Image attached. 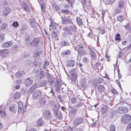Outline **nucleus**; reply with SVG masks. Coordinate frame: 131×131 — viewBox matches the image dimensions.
I'll return each instance as SVG.
<instances>
[{
  "label": "nucleus",
  "instance_id": "nucleus-1",
  "mask_svg": "<svg viewBox=\"0 0 131 131\" xmlns=\"http://www.w3.org/2000/svg\"><path fill=\"white\" fill-rule=\"evenodd\" d=\"M63 30L64 32L62 33V35L63 37L66 38L68 37L70 39H72L74 40L75 37L78 35V33L76 31L72 32V31L70 29L67 27H65L63 28Z\"/></svg>",
  "mask_w": 131,
  "mask_h": 131
},
{
  "label": "nucleus",
  "instance_id": "nucleus-2",
  "mask_svg": "<svg viewBox=\"0 0 131 131\" xmlns=\"http://www.w3.org/2000/svg\"><path fill=\"white\" fill-rule=\"evenodd\" d=\"M131 119V116L128 114H125L121 118V122L124 124L128 123Z\"/></svg>",
  "mask_w": 131,
  "mask_h": 131
},
{
  "label": "nucleus",
  "instance_id": "nucleus-3",
  "mask_svg": "<svg viewBox=\"0 0 131 131\" xmlns=\"http://www.w3.org/2000/svg\"><path fill=\"white\" fill-rule=\"evenodd\" d=\"M41 95V91L39 90H36L32 94V98L35 100H36L39 98Z\"/></svg>",
  "mask_w": 131,
  "mask_h": 131
},
{
  "label": "nucleus",
  "instance_id": "nucleus-4",
  "mask_svg": "<svg viewBox=\"0 0 131 131\" xmlns=\"http://www.w3.org/2000/svg\"><path fill=\"white\" fill-rule=\"evenodd\" d=\"M86 79L84 77H82L81 79L80 84L81 90H84L86 87Z\"/></svg>",
  "mask_w": 131,
  "mask_h": 131
},
{
  "label": "nucleus",
  "instance_id": "nucleus-5",
  "mask_svg": "<svg viewBox=\"0 0 131 131\" xmlns=\"http://www.w3.org/2000/svg\"><path fill=\"white\" fill-rule=\"evenodd\" d=\"M128 110V108L126 107L122 106L118 107L117 109V112L119 113L124 114L127 113Z\"/></svg>",
  "mask_w": 131,
  "mask_h": 131
},
{
  "label": "nucleus",
  "instance_id": "nucleus-6",
  "mask_svg": "<svg viewBox=\"0 0 131 131\" xmlns=\"http://www.w3.org/2000/svg\"><path fill=\"white\" fill-rule=\"evenodd\" d=\"M83 119L82 117L75 118L73 121V124L75 125H78L82 123L83 121Z\"/></svg>",
  "mask_w": 131,
  "mask_h": 131
},
{
  "label": "nucleus",
  "instance_id": "nucleus-7",
  "mask_svg": "<svg viewBox=\"0 0 131 131\" xmlns=\"http://www.w3.org/2000/svg\"><path fill=\"white\" fill-rule=\"evenodd\" d=\"M68 108L69 110V115H75L77 112V109L74 107L69 106Z\"/></svg>",
  "mask_w": 131,
  "mask_h": 131
},
{
  "label": "nucleus",
  "instance_id": "nucleus-8",
  "mask_svg": "<svg viewBox=\"0 0 131 131\" xmlns=\"http://www.w3.org/2000/svg\"><path fill=\"white\" fill-rule=\"evenodd\" d=\"M44 116L47 119H50L52 118L51 112L49 110H46L43 114Z\"/></svg>",
  "mask_w": 131,
  "mask_h": 131
},
{
  "label": "nucleus",
  "instance_id": "nucleus-9",
  "mask_svg": "<svg viewBox=\"0 0 131 131\" xmlns=\"http://www.w3.org/2000/svg\"><path fill=\"white\" fill-rule=\"evenodd\" d=\"M61 18L63 22V23L65 24H72V22H73L72 20L70 18H67L65 17L63 18L62 17H61Z\"/></svg>",
  "mask_w": 131,
  "mask_h": 131
},
{
  "label": "nucleus",
  "instance_id": "nucleus-10",
  "mask_svg": "<svg viewBox=\"0 0 131 131\" xmlns=\"http://www.w3.org/2000/svg\"><path fill=\"white\" fill-rule=\"evenodd\" d=\"M8 53L7 49H2L0 50V56L3 57H7L8 55Z\"/></svg>",
  "mask_w": 131,
  "mask_h": 131
},
{
  "label": "nucleus",
  "instance_id": "nucleus-11",
  "mask_svg": "<svg viewBox=\"0 0 131 131\" xmlns=\"http://www.w3.org/2000/svg\"><path fill=\"white\" fill-rule=\"evenodd\" d=\"M40 41L39 38H35L30 43V44L33 46H36L38 45Z\"/></svg>",
  "mask_w": 131,
  "mask_h": 131
},
{
  "label": "nucleus",
  "instance_id": "nucleus-12",
  "mask_svg": "<svg viewBox=\"0 0 131 131\" xmlns=\"http://www.w3.org/2000/svg\"><path fill=\"white\" fill-rule=\"evenodd\" d=\"M33 81L32 80L27 78L25 80L24 83L25 85L27 87H29L32 84Z\"/></svg>",
  "mask_w": 131,
  "mask_h": 131
},
{
  "label": "nucleus",
  "instance_id": "nucleus-13",
  "mask_svg": "<svg viewBox=\"0 0 131 131\" xmlns=\"http://www.w3.org/2000/svg\"><path fill=\"white\" fill-rule=\"evenodd\" d=\"M108 108V107L106 105H103L101 107V112L103 114L106 112Z\"/></svg>",
  "mask_w": 131,
  "mask_h": 131
},
{
  "label": "nucleus",
  "instance_id": "nucleus-14",
  "mask_svg": "<svg viewBox=\"0 0 131 131\" xmlns=\"http://www.w3.org/2000/svg\"><path fill=\"white\" fill-rule=\"evenodd\" d=\"M24 40L25 43L27 45L29 44L31 41V40L29 38V36L27 34L25 35Z\"/></svg>",
  "mask_w": 131,
  "mask_h": 131
},
{
  "label": "nucleus",
  "instance_id": "nucleus-15",
  "mask_svg": "<svg viewBox=\"0 0 131 131\" xmlns=\"http://www.w3.org/2000/svg\"><path fill=\"white\" fill-rule=\"evenodd\" d=\"M25 74V73L24 71H19L16 73L15 76L17 78H20L23 77Z\"/></svg>",
  "mask_w": 131,
  "mask_h": 131
},
{
  "label": "nucleus",
  "instance_id": "nucleus-16",
  "mask_svg": "<svg viewBox=\"0 0 131 131\" xmlns=\"http://www.w3.org/2000/svg\"><path fill=\"white\" fill-rule=\"evenodd\" d=\"M12 44V42L10 41L5 42L2 44V46L3 48H6L11 46Z\"/></svg>",
  "mask_w": 131,
  "mask_h": 131
},
{
  "label": "nucleus",
  "instance_id": "nucleus-17",
  "mask_svg": "<svg viewBox=\"0 0 131 131\" xmlns=\"http://www.w3.org/2000/svg\"><path fill=\"white\" fill-rule=\"evenodd\" d=\"M46 99L45 98L42 97L39 100V103L41 106H43L45 105Z\"/></svg>",
  "mask_w": 131,
  "mask_h": 131
},
{
  "label": "nucleus",
  "instance_id": "nucleus-18",
  "mask_svg": "<svg viewBox=\"0 0 131 131\" xmlns=\"http://www.w3.org/2000/svg\"><path fill=\"white\" fill-rule=\"evenodd\" d=\"M70 43L69 41L66 40L62 41L61 42V45L62 46H67L70 45Z\"/></svg>",
  "mask_w": 131,
  "mask_h": 131
},
{
  "label": "nucleus",
  "instance_id": "nucleus-19",
  "mask_svg": "<svg viewBox=\"0 0 131 131\" xmlns=\"http://www.w3.org/2000/svg\"><path fill=\"white\" fill-rule=\"evenodd\" d=\"M22 7L24 10H25L27 12H29L30 11V9L29 6L28 5L26 4L25 3H23L22 5Z\"/></svg>",
  "mask_w": 131,
  "mask_h": 131
},
{
  "label": "nucleus",
  "instance_id": "nucleus-20",
  "mask_svg": "<svg viewBox=\"0 0 131 131\" xmlns=\"http://www.w3.org/2000/svg\"><path fill=\"white\" fill-rule=\"evenodd\" d=\"M75 61L73 60H70L67 62V64L68 67H73L75 65Z\"/></svg>",
  "mask_w": 131,
  "mask_h": 131
},
{
  "label": "nucleus",
  "instance_id": "nucleus-21",
  "mask_svg": "<svg viewBox=\"0 0 131 131\" xmlns=\"http://www.w3.org/2000/svg\"><path fill=\"white\" fill-rule=\"evenodd\" d=\"M47 83V80H44L41 81L38 85V86L39 87H42L45 86L46 85Z\"/></svg>",
  "mask_w": 131,
  "mask_h": 131
},
{
  "label": "nucleus",
  "instance_id": "nucleus-22",
  "mask_svg": "<svg viewBox=\"0 0 131 131\" xmlns=\"http://www.w3.org/2000/svg\"><path fill=\"white\" fill-rule=\"evenodd\" d=\"M97 89L98 91L100 92H103L105 88L104 86L102 85H97Z\"/></svg>",
  "mask_w": 131,
  "mask_h": 131
},
{
  "label": "nucleus",
  "instance_id": "nucleus-23",
  "mask_svg": "<svg viewBox=\"0 0 131 131\" xmlns=\"http://www.w3.org/2000/svg\"><path fill=\"white\" fill-rule=\"evenodd\" d=\"M38 85H37L36 84H34L32 85L29 90V92L30 93L33 92V91L36 89L38 88Z\"/></svg>",
  "mask_w": 131,
  "mask_h": 131
},
{
  "label": "nucleus",
  "instance_id": "nucleus-24",
  "mask_svg": "<svg viewBox=\"0 0 131 131\" xmlns=\"http://www.w3.org/2000/svg\"><path fill=\"white\" fill-rule=\"evenodd\" d=\"M116 111L114 110H112L111 111L110 117L113 119L116 117Z\"/></svg>",
  "mask_w": 131,
  "mask_h": 131
},
{
  "label": "nucleus",
  "instance_id": "nucleus-25",
  "mask_svg": "<svg viewBox=\"0 0 131 131\" xmlns=\"http://www.w3.org/2000/svg\"><path fill=\"white\" fill-rule=\"evenodd\" d=\"M10 11V9L8 7L6 8L4 10L3 13V15L4 16L7 15L9 13Z\"/></svg>",
  "mask_w": 131,
  "mask_h": 131
},
{
  "label": "nucleus",
  "instance_id": "nucleus-26",
  "mask_svg": "<svg viewBox=\"0 0 131 131\" xmlns=\"http://www.w3.org/2000/svg\"><path fill=\"white\" fill-rule=\"evenodd\" d=\"M41 54V52L40 51H38L35 52L34 54L33 57H34L37 58L38 60L40 59V58L39 57L40 54Z\"/></svg>",
  "mask_w": 131,
  "mask_h": 131
},
{
  "label": "nucleus",
  "instance_id": "nucleus-27",
  "mask_svg": "<svg viewBox=\"0 0 131 131\" xmlns=\"http://www.w3.org/2000/svg\"><path fill=\"white\" fill-rule=\"evenodd\" d=\"M90 54L92 59L95 60L96 58V55L95 53L92 50L90 51Z\"/></svg>",
  "mask_w": 131,
  "mask_h": 131
},
{
  "label": "nucleus",
  "instance_id": "nucleus-28",
  "mask_svg": "<svg viewBox=\"0 0 131 131\" xmlns=\"http://www.w3.org/2000/svg\"><path fill=\"white\" fill-rule=\"evenodd\" d=\"M44 123L43 121L41 118H40L37 122V125L38 126H42L43 125Z\"/></svg>",
  "mask_w": 131,
  "mask_h": 131
},
{
  "label": "nucleus",
  "instance_id": "nucleus-29",
  "mask_svg": "<svg viewBox=\"0 0 131 131\" xmlns=\"http://www.w3.org/2000/svg\"><path fill=\"white\" fill-rule=\"evenodd\" d=\"M55 114L58 119L61 120L62 119V114L61 113L58 112L57 113V114Z\"/></svg>",
  "mask_w": 131,
  "mask_h": 131
},
{
  "label": "nucleus",
  "instance_id": "nucleus-30",
  "mask_svg": "<svg viewBox=\"0 0 131 131\" xmlns=\"http://www.w3.org/2000/svg\"><path fill=\"white\" fill-rule=\"evenodd\" d=\"M124 2L122 1H119L118 3V7L120 8H123L124 5Z\"/></svg>",
  "mask_w": 131,
  "mask_h": 131
},
{
  "label": "nucleus",
  "instance_id": "nucleus-31",
  "mask_svg": "<svg viewBox=\"0 0 131 131\" xmlns=\"http://www.w3.org/2000/svg\"><path fill=\"white\" fill-rule=\"evenodd\" d=\"M59 109V106L58 105H55L53 108V111L54 114H57Z\"/></svg>",
  "mask_w": 131,
  "mask_h": 131
},
{
  "label": "nucleus",
  "instance_id": "nucleus-32",
  "mask_svg": "<svg viewBox=\"0 0 131 131\" xmlns=\"http://www.w3.org/2000/svg\"><path fill=\"white\" fill-rule=\"evenodd\" d=\"M40 5L41 7L42 12L44 13H46V11L45 9L46 7L45 6L44 4L43 3H42L40 4Z\"/></svg>",
  "mask_w": 131,
  "mask_h": 131
},
{
  "label": "nucleus",
  "instance_id": "nucleus-33",
  "mask_svg": "<svg viewBox=\"0 0 131 131\" xmlns=\"http://www.w3.org/2000/svg\"><path fill=\"white\" fill-rule=\"evenodd\" d=\"M77 78V74L75 73H74L72 74L71 80L73 82H75Z\"/></svg>",
  "mask_w": 131,
  "mask_h": 131
},
{
  "label": "nucleus",
  "instance_id": "nucleus-34",
  "mask_svg": "<svg viewBox=\"0 0 131 131\" xmlns=\"http://www.w3.org/2000/svg\"><path fill=\"white\" fill-rule=\"evenodd\" d=\"M46 78L47 79L48 81L50 82L51 79L52 78V75L48 72H47L46 73Z\"/></svg>",
  "mask_w": 131,
  "mask_h": 131
},
{
  "label": "nucleus",
  "instance_id": "nucleus-35",
  "mask_svg": "<svg viewBox=\"0 0 131 131\" xmlns=\"http://www.w3.org/2000/svg\"><path fill=\"white\" fill-rule=\"evenodd\" d=\"M116 129V126L114 124H112L110 126V131H115Z\"/></svg>",
  "mask_w": 131,
  "mask_h": 131
},
{
  "label": "nucleus",
  "instance_id": "nucleus-36",
  "mask_svg": "<svg viewBox=\"0 0 131 131\" xmlns=\"http://www.w3.org/2000/svg\"><path fill=\"white\" fill-rule=\"evenodd\" d=\"M84 103L80 101L79 102H78L75 105L74 107H75L78 108L81 106L83 105Z\"/></svg>",
  "mask_w": 131,
  "mask_h": 131
},
{
  "label": "nucleus",
  "instance_id": "nucleus-37",
  "mask_svg": "<svg viewBox=\"0 0 131 131\" xmlns=\"http://www.w3.org/2000/svg\"><path fill=\"white\" fill-rule=\"evenodd\" d=\"M40 78L41 79H43L45 76V72L43 70H41L40 73Z\"/></svg>",
  "mask_w": 131,
  "mask_h": 131
},
{
  "label": "nucleus",
  "instance_id": "nucleus-38",
  "mask_svg": "<svg viewBox=\"0 0 131 131\" xmlns=\"http://www.w3.org/2000/svg\"><path fill=\"white\" fill-rule=\"evenodd\" d=\"M49 63L48 61L46 60L44 62V63L43 65V68L44 69H45L46 68V66H48L49 65Z\"/></svg>",
  "mask_w": 131,
  "mask_h": 131
},
{
  "label": "nucleus",
  "instance_id": "nucleus-39",
  "mask_svg": "<svg viewBox=\"0 0 131 131\" xmlns=\"http://www.w3.org/2000/svg\"><path fill=\"white\" fill-rule=\"evenodd\" d=\"M76 20L78 24L79 25H81L82 24V21L81 18L79 17L76 18Z\"/></svg>",
  "mask_w": 131,
  "mask_h": 131
},
{
  "label": "nucleus",
  "instance_id": "nucleus-40",
  "mask_svg": "<svg viewBox=\"0 0 131 131\" xmlns=\"http://www.w3.org/2000/svg\"><path fill=\"white\" fill-rule=\"evenodd\" d=\"M70 25L69 26V28L71 30L74 32V31L75 29V26L74 25L73 22H72V24H70Z\"/></svg>",
  "mask_w": 131,
  "mask_h": 131
},
{
  "label": "nucleus",
  "instance_id": "nucleus-41",
  "mask_svg": "<svg viewBox=\"0 0 131 131\" xmlns=\"http://www.w3.org/2000/svg\"><path fill=\"white\" fill-rule=\"evenodd\" d=\"M124 17L122 15H120L118 16L117 18V20L121 22L123 21L124 20Z\"/></svg>",
  "mask_w": 131,
  "mask_h": 131
},
{
  "label": "nucleus",
  "instance_id": "nucleus-42",
  "mask_svg": "<svg viewBox=\"0 0 131 131\" xmlns=\"http://www.w3.org/2000/svg\"><path fill=\"white\" fill-rule=\"evenodd\" d=\"M77 99L76 97H72L71 99V102L72 104H74L77 102Z\"/></svg>",
  "mask_w": 131,
  "mask_h": 131
},
{
  "label": "nucleus",
  "instance_id": "nucleus-43",
  "mask_svg": "<svg viewBox=\"0 0 131 131\" xmlns=\"http://www.w3.org/2000/svg\"><path fill=\"white\" fill-rule=\"evenodd\" d=\"M21 95L20 93L18 92H16L14 94V97L16 99H18L20 97Z\"/></svg>",
  "mask_w": 131,
  "mask_h": 131
},
{
  "label": "nucleus",
  "instance_id": "nucleus-44",
  "mask_svg": "<svg viewBox=\"0 0 131 131\" xmlns=\"http://www.w3.org/2000/svg\"><path fill=\"white\" fill-rule=\"evenodd\" d=\"M78 52L79 54L81 55H83L86 54V52L83 49L79 51Z\"/></svg>",
  "mask_w": 131,
  "mask_h": 131
},
{
  "label": "nucleus",
  "instance_id": "nucleus-45",
  "mask_svg": "<svg viewBox=\"0 0 131 131\" xmlns=\"http://www.w3.org/2000/svg\"><path fill=\"white\" fill-rule=\"evenodd\" d=\"M34 64L35 66L37 67H39L41 65V63L40 62L35 60L34 61Z\"/></svg>",
  "mask_w": 131,
  "mask_h": 131
},
{
  "label": "nucleus",
  "instance_id": "nucleus-46",
  "mask_svg": "<svg viewBox=\"0 0 131 131\" xmlns=\"http://www.w3.org/2000/svg\"><path fill=\"white\" fill-rule=\"evenodd\" d=\"M29 22L30 24L31 25L32 27L33 28L34 26L35 21L32 19H29Z\"/></svg>",
  "mask_w": 131,
  "mask_h": 131
},
{
  "label": "nucleus",
  "instance_id": "nucleus-47",
  "mask_svg": "<svg viewBox=\"0 0 131 131\" xmlns=\"http://www.w3.org/2000/svg\"><path fill=\"white\" fill-rule=\"evenodd\" d=\"M78 48L77 49L78 51L84 49V47L82 44H80L78 45Z\"/></svg>",
  "mask_w": 131,
  "mask_h": 131
},
{
  "label": "nucleus",
  "instance_id": "nucleus-48",
  "mask_svg": "<svg viewBox=\"0 0 131 131\" xmlns=\"http://www.w3.org/2000/svg\"><path fill=\"white\" fill-rule=\"evenodd\" d=\"M0 115L2 117H4L6 116V114L4 111L0 110Z\"/></svg>",
  "mask_w": 131,
  "mask_h": 131
},
{
  "label": "nucleus",
  "instance_id": "nucleus-49",
  "mask_svg": "<svg viewBox=\"0 0 131 131\" xmlns=\"http://www.w3.org/2000/svg\"><path fill=\"white\" fill-rule=\"evenodd\" d=\"M115 40H118L119 41L121 40L120 35L119 34H117L115 36Z\"/></svg>",
  "mask_w": 131,
  "mask_h": 131
},
{
  "label": "nucleus",
  "instance_id": "nucleus-50",
  "mask_svg": "<svg viewBox=\"0 0 131 131\" xmlns=\"http://www.w3.org/2000/svg\"><path fill=\"white\" fill-rule=\"evenodd\" d=\"M111 92L113 95H117L118 94V92L115 89H112L111 90Z\"/></svg>",
  "mask_w": 131,
  "mask_h": 131
},
{
  "label": "nucleus",
  "instance_id": "nucleus-51",
  "mask_svg": "<svg viewBox=\"0 0 131 131\" xmlns=\"http://www.w3.org/2000/svg\"><path fill=\"white\" fill-rule=\"evenodd\" d=\"M89 59L86 57H84L83 58L82 61L85 63H87L89 62Z\"/></svg>",
  "mask_w": 131,
  "mask_h": 131
},
{
  "label": "nucleus",
  "instance_id": "nucleus-52",
  "mask_svg": "<svg viewBox=\"0 0 131 131\" xmlns=\"http://www.w3.org/2000/svg\"><path fill=\"white\" fill-rule=\"evenodd\" d=\"M4 35L3 33H0V41H2L5 39Z\"/></svg>",
  "mask_w": 131,
  "mask_h": 131
},
{
  "label": "nucleus",
  "instance_id": "nucleus-53",
  "mask_svg": "<svg viewBox=\"0 0 131 131\" xmlns=\"http://www.w3.org/2000/svg\"><path fill=\"white\" fill-rule=\"evenodd\" d=\"M56 80V79H51L50 82H48V83H49L51 85H52L54 81H55Z\"/></svg>",
  "mask_w": 131,
  "mask_h": 131
},
{
  "label": "nucleus",
  "instance_id": "nucleus-54",
  "mask_svg": "<svg viewBox=\"0 0 131 131\" xmlns=\"http://www.w3.org/2000/svg\"><path fill=\"white\" fill-rule=\"evenodd\" d=\"M51 35L52 36L55 38H56L58 36L57 33L54 31H52V32Z\"/></svg>",
  "mask_w": 131,
  "mask_h": 131
},
{
  "label": "nucleus",
  "instance_id": "nucleus-55",
  "mask_svg": "<svg viewBox=\"0 0 131 131\" xmlns=\"http://www.w3.org/2000/svg\"><path fill=\"white\" fill-rule=\"evenodd\" d=\"M61 12L63 14L66 13V14H68L70 12V11L68 10L62 9L61 10Z\"/></svg>",
  "mask_w": 131,
  "mask_h": 131
},
{
  "label": "nucleus",
  "instance_id": "nucleus-56",
  "mask_svg": "<svg viewBox=\"0 0 131 131\" xmlns=\"http://www.w3.org/2000/svg\"><path fill=\"white\" fill-rule=\"evenodd\" d=\"M124 26L126 29L128 30L129 31H130L131 32V29L129 25L128 24H127V25L125 26Z\"/></svg>",
  "mask_w": 131,
  "mask_h": 131
},
{
  "label": "nucleus",
  "instance_id": "nucleus-57",
  "mask_svg": "<svg viewBox=\"0 0 131 131\" xmlns=\"http://www.w3.org/2000/svg\"><path fill=\"white\" fill-rule=\"evenodd\" d=\"M58 86H60V84L59 83V81L56 79L55 82L54 84V87H56Z\"/></svg>",
  "mask_w": 131,
  "mask_h": 131
},
{
  "label": "nucleus",
  "instance_id": "nucleus-58",
  "mask_svg": "<svg viewBox=\"0 0 131 131\" xmlns=\"http://www.w3.org/2000/svg\"><path fill=\"white\" fill-rule=\"evenodd\" d=\"M23 104L22 102H20L18 103V108H23Z\"/></svg>",
  "mask_w": 131,
  "mask_h": 131
},
{
  "label": "nucleus",
  "instance_id": "nucleus-59",
  "mask_svg": "<svg viewBox=\"0 0 131 131\" xmlns=\"http://www.w3.org/2000/svg\"><path fill=\"white\" fill-rule=\"evenodd\" d=\"M13 25L14 27H17L19 26L18 23L17 21L14 22L13 24Z\"/></svg>",
  "mask_w": 131,
  "mask_h": 131
},
{
  "label": "nucleus",
  "instance_id": "nucleus-60",
  "mask_svg": "<svg viewBox=\"0 0 131 131\" xmlns=\"http://www.w3.org/2000/svg\"><path fill=\"white\" fill-rule=\"evenodd\" d=\"M7 26V24L6 23L3 24L1 26V28L2 29H5Z\"/></svg>",
  "mask_w": 131,
  "mask_h": 131
},
{
  "label": "nucleus",
  "instance_id": "nucleus-61",
  "mask_svg": "<svg viewBox=\"0 0 131 131\" xmlns=\"http://www.w3.org/2000/svg\"><path fill=\"white\" fill-rule=\"evenodd\" d=\"M53 8L56 11H59V10L60 8L59 7L56 6V5H54L53 6Z\"/></svg>",
  "mask_w": 131,
  "mask_h": 131
},
{
  "label": "nucleus",
  "instance_id": "nucleus-62",
  "mask_svg": "<svg viewBox=\"0 0 131 131\" xmlns=\"http://www.w3.org/2000/svg\"><path fill=\"white\" fill-rule=\"evenodd\" d=\"M126 128L127 130L130 129L131 131V122L128 124L127 127Z\"/></svg>",
  "mask_w": 131,
  "mask_h": 131
},
{
  "label": "nucleus",
  "instance_id": "nucleus-63",
  "mask_svg": "<svg viewBox=\"0 0 131 131\" xmlns=\"http://www.w3.org/2000/svg\"><path fill=\"white\" fill-rule=\"evenodd\" d=\"M103 80V78L102 77L100 78L98 80V82L100 83H101L102 82Z\"/></svg>",
  "mask_w": 131,
  "mask_h": 131
},
{
  "label": "nucleus",
  "instance_id": "nucleus-64",
  "mask_svg": "<svg viewBox=\"0 0 131 131\" xmlns=\"http://www.w3.org/2000/svg\"><path fill=\"white\" fill-rule=\"evenodd\" d=\"M115 0H107L108 4H112L115 1Z\"/></svg>",
  "mask_w": 131,
  "mask_h": 131
}]
</instances>
